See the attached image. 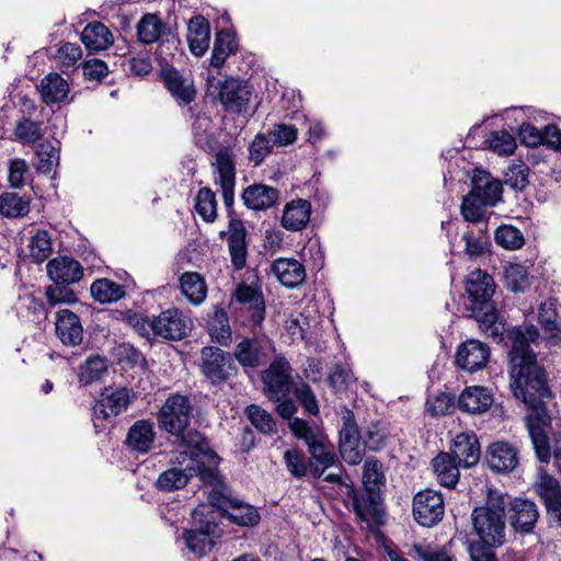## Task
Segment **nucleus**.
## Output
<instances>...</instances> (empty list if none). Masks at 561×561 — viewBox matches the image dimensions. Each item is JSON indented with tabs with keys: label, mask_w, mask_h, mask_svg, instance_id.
<instances>
[{
	"label": "nucleus",
	"mask_w": 561,
	"mask_h": 561,
	"mask_svg": "<svg viewBox=\"0 0 561 561\" xmlns=\"http://www.w3.org/2000/svg\"><path fill=\"white\" fill-rule=\"evenodd\" d=\"M209 503L222 511V514L238 526L254 527L261 520V515L255 506L217 490L209 493Z\"/></svg>",
	"instance_id": "nucleus-10"
},
{
	"label": "nucleus",
	"mask_w": 561,
	"mask_h": 561,
	"mask_svg": "<svg viewBox=\"0 0 561 561\" xmlns=\"http://www.w3.org/2000/svg\"><path fill=\"white\" fill-rule=\"evenodd\" d=\"M131 402V392L127 388H105L93 407L98 419H110L126 411Z\"/></svg>",
	"instance_id": "nucleus-14"
},
{
	"label": "nucleus",
	"mask_w": 561,
	"mask_h": 561,
	"mask_svg": "<svg viewBox=\"0 0 561 561\" xmlns=\"http://www.w3.org/2000/svg\"><path fill=\"white\" fill-rule=\"evenodd\" d=\"M161 428L172 436V444L186 449L180 451L172 459V463L184 467L171 468L163 471L158 480L157 488L171 492L184 488L193 477H201L203 481L211 482L216 479L211 468L218 465V456L210 449L208 440L197 430L191 427V423H160Z\"/></svg>",
	"instance_id": "nucleus-2"
},
{
	"label": "nucleus",
	"mask_w": 561,
	"mask_h": 561,
	"mask_svg": "<svg viewBox=\"0 0 561 561\" xmlns=\"http://www.w3.org/2000/svg\"><path fill=\"white\" fill-rule=\"evenodd\" d=\"M216 181L221 187L226 206H230L233 202L234 164L227 152H219L216 156Z\"/></svg>",
	"instance_id": "nucleus-30"
},
{
	"label": "nucleus",
	"mask_w": 561,
	"mask_h": 561,
	"mask_svg": "<svg viewBox=\"0 0 561 561\" xmlns=\"http://www.w3.org/2000/svg\"><path fill=\"white\" fill-rule=\"evenodd\" d=\"M385 484L386 477L382 463L377 459L368 458L363 468V488L360 490L382 492Z\"/></svg>",
	"instance_id": "nucleus-44"
},
{
	"label": "nucleus",
	"mask_w": 561,
	"mask_h": 561,
	"mask_svg": "<svg viewBox=\"0 0 561 561\" xmlns=\"http://www.w3.org/2000/svg\"><path fill=\"white\" fill-rule=\"evenodd\" d=\"M161 76L167 89L180 102L187 104L195 98V89L193 82L188 78H184L178 70L164 67Z\"/></svg>",
	"instance_id": "nucleus-23"
},
{
	"label": "nucleus",
	"mask_w": 561,
	"mask_h": 561,
	"mask_svg": "<svg viewBox=\"0 0 561 561\" xmlns=\"http://www.w3.org/2000/svg\"><path fill=\"white\" fill-rule=\"evenodd\" d=\"M233 355L244 368H255L267 360L265 348L255 339H243L236 345Z\"/></svg>",
	"instance_id": "nucleus-26"
},
{
	"label": "nucleus",
	"mask_w": 561,
	"mask_h": 561,
	"mask_svg": "<svg viewBox=\"0 0 561 561\" xmlns=\"http://www.w3.org/2000/svg\"><path fill=\"white\" fill-rule=\"evenodd\" d=\"M350 501L356 517L362 524H365L368 530L373 531L385 524L386 512L382 492L352 490Z\"/></svg>",
	"instance_id": "nucleus-9"
},
{
	"label": "nucleus",
	"mask_w": 561,
	"mask_h": 561,
	"mask_svg": "<svg viewBox=\"0 0 561 561\" xmlns=\"http://www.w3.org/2000/svg\"><path fill=\"white\" fill-rule=\"evenodd\" d=\"M195 209L197 214L207 222H213L217 217V201L215 193L203 187L198 191L195 198Z\"/></svg>",
	"instance_id": "nucleus-49"
},
{
	"label": "nucleus",
	"mask_w": 561,
	"mask_h": 561,
	"mask_svg": "<svg viewBox=\"0 0 561 561\" xmlns=\"http://www.w3.org/2000/svg\"><path fill=\"white\" fill-rule=\"evenodd\" d=\"M59 151L56 146L50 142H44L38 146L36 151V169L39 172L48 173L58 164Z\"/></svg>",
	"instance_id": "nucleus-54"
},
{
	"label": "nucleus",
	"mask_w": 561,
	"mask_h": 561,
	"mask_svg": "<svg viewBox=\"0 0 561 561\" xmlns=\"http://www.w3.org/2000/svg\"><path fill=\"white\" fill-rule=\"evenodd\" d=\"M490 357L485 344L477 340H469L462 343L456 353V364L463 370L473 373L483 368Z\"/></svg>",
	"instance_id": "nucleus-17"
},
{
	"label": "nucleus",
	"mask_w": 561,
	"mask_h": 561,
	"mask_svg": "<svg viewBox=\"0 0 561 561\" xmlns=\"http://www.w3.org/2000/svg\"><path fill=\"white\" fill-rule=\"evenodd\" d=\"M500 546H490L482 540H473L468 546V552L471 561H497L494 552Z\"/></svg>",
	"instance_id": "nucleus-64"
},
{
	"label": "nucleus",
	"mask_w": 561,
	"mask_h": 561,
	"mask_svg": "<svg viewBox=\"0 0 561 561\" xmlns=\"http://www.w3.org/2000/svg\"><path fill=\"white\" fill-rule=\"evenodd\" d=\"M203 373L213 381L222 380L228 376L229 354L219 348L205 347L202 352Z\"/></svg>",
	"instance_id": "nucleus-27"
},
{
	"label": "nucleus",
	"mask_w": 561,
	"mask_h": 561,
	"mask_svg": "<svg viewBox=\"0 0 561 561\" xmlns=\"http://www.w3.org/2000/svg\"><path fill=\"white\" fill-rule=\"evenodd\" d=\"M311 204L302 198L288 202L283 210L282 227L289 231L302 230L310 220Z\"/></svg>",
	"instance_id": "nucleus-20"
},
{
	"label": "nucleus",
	"mask_w": 561,
	"mask_h": 561,
	"mask_svg": "<svg viewBox=\"0 0 561 561\" xmlns=\"http://www.w3.org/2000/svg\"><path fill=\"white\" fill-rule=\"evenodd\" d=\"M41 94L46 103H59L66 100L69 85L57 73H49L41 82Z\"/></svg>",
	"instance_id": "nucleus-39"
},
{
	"label": "nucleus",
	"mask_w": 561,
	"mask_h": 561,
	"mask_svg": "<svg viewBox=\"0 0 561 561\" xmlns=\"http://www.w3.org/2000/svg\"><path fill=\"white\" fill-rule=\"evenodd\" d=\"M90 291L92 297L101 304L115 302L125 296L124 286L108 278L94 280Z\"/></svg>",
	"instance_id": "nucleus-40"
},
{
	"label": "nucleus",
	"mask_w": 561,
	"mask_h": 561,
	"mask_svg": "<svg viewBox=\"0 0 561 561\" xmlns=\"http://www.w3.org/2000/svg\"><path fill=\"white\" fill-rule=\"evenodd\" d=\"M505 514L512 529L522 536L534 533L540 517L538 505L525 497H514L505 505Z\"/></svg>",
	"instance_id": "nucleus-11"
},
{
	"label": "nucleus",
	"mask_w": 561,
	"mask_h": 561,
	"mask_svg": "<svg viewBox=\"0 0 561 561\" xmlns=\"http://www.w3.org/2000/svg\"><path fill=\"white\" fill-rule=\"evenodd\" d=\"M28 241L30 256L36 263H42L51 254V238L45 230L31 231Z\"/></svg>",
	"instance_id": "nucleus-47"
},
{
	"label": "nucleus",
	"mask_w": 561,
	"mask_h": 561,
	"mask_svg": "<svg viewBox=\"0 0 561 561\" xmlns=\"http://www.w3.org/2000/svg\"><path fill=\"white\" fill-rule=\"evenodd\" d=\"M340 454L348 465H357L363 460L365 446L358 423H343L340 430Z\"/></svg>",
	"instance_id": "nucleus-15"
},
{
	"label": "nucleus",
	"mask_w": 561,
	"mask_h": 561,
	"mask_svg": "<svg viewBox=\"0 0 561 561\" xmlns=\"http://www.w3.org/2000/svg\"><path fill=\"white\" fill-rule=\"evenodd\" d=\"M56 333L65 345L80 344L83 329L77 314L68 309L59 310L56 319Z\"/></svg>",
	"instance_id": "nucleus-21"
},
{
	"label": "nucleus",
	"mask_w": 561,
	"mask_h": 561,
	"mask_svg": "<svg viewBox=\"0 0 561 561\" xmlns=\"http://www.w3.org/2000/svg\"><path fill=\"white\" fill-rule=\"evenodd\" d=\"M81 41L89 50H104L114 43L113 33L101 22L89 23L81 33Z\"/></svg>",
	"instance_id": "nucleus-33"
},
{
	"label": "nucleus",
	"mask_w": 561,
	"mask_h": 561,
	"mask_svg": "<svg viewBox=\"0 0 561 561\" xmlns=\"http://www.w3.org/2000/svg\"><path fill=\"white\" fill-rule=\"evenodd\" d=\"M284 462L288 472L296 479H304L310 473L309 460L300 450H286L284 453Z\"/></svg>",
	"instance_id": "nucleus-51"
},
{
	"label": "nucleus",
	"mask_w": 561,
	"mask_h": 561,
	"mask_svg": "<svg viewBox=\"0 0 561 561\" xmlns=\"http://www.w3.org/2000/svg\"><path fill=\"white\" fill-rule=\"evenodd\" d=\"M485 145L499 156H511L517 147L514 136L506 130L491 133L485 139Z\"/></svg>",
	"instance_id": "nucleus-48"
},
{
	"label": "nucleus",
	"mask_w": 561,
	"mask_h": 561,
	"mask_svg": "<svg viewBox=\"0 0 561 561\" xmlns=\"http://www.w3.org/2000/svg\"><path fill=\"white\" fill-rule=\"evenodd\" d=\"M30 201L16 193L5 192L0 195V214L7 218H18L27 215Z\"/></svg>",
	"instance_id": "nucleus-46"
},
{
	"label": "nucleus",
	"mask_w": 561,
	"mask_h": 561,
	"mask_svg": "<svg viewBox=\"0 0 561 561\" xmlns=\"http://www.w3.org/2000/svg\"><path fill=\"white\" fill-rule=\"evenodd\" d=\"M505 499L496 490H489L485 504L471 513L473 530L490 546H503L506 541Z\"/></svg>",
	"instance_id": "nucleus-4"
},
{
	"label": "nucleus",
	"mask_w": 561,
	"mask_h": 561,
	"mask_svg": "<svg viewBox=\"0 0 561 561\" xmlns=\"http://www.w3.org/2000/svg\"><path fill=\"white\" fill-rule=\"evenodd\" d=\"M108 371L107 360L101 356H91L79 366L78 380L83 386L100 381Z\"/></svg>",
	"instance_id": "nucleus-41"
},
{
	"label": "nucleus",
	"mask_w": 561,
	"mask_h": 561,
	"mask_svg": "<svg viewBox=\"0 0 561 561\" xmlns=\"http://www.w3.org/2000/svg\"><path fill=\"white\" fill-rule=\"evenodd\" d=\"M47 273L55 283L71 284L80 280L83 271L79 262L67 256H59L49 261Z\"/></svg>",
	"instance_id": "nucleus-25"
},
{
	"label": "nucleus",
	"mask_w": 561,
	"mask_h": 561,
	"mask_svg": "<svg viewBox=\"0 0 561 561\" xmlns=\"http://www.w3.org/2000/svg\"><path fill=\"white\" fill-rule=\"evenodd\" d=\"M137 32L142 43H154L161 35L162 23L156 14H146L138 23Z\"/></svg>",
	"instance_id": "nucleus-52"
},
{
	"label": "nucleus",
	"mask_w": 561,
	"mask_h": 561,
	"mask_svg": "<svg viewBox=\"0 0 561 561\" xmlns=\"http://www.w3.org/2000/svg\"><path fill=\"white\" fill-rule=\"evenodd\" d=\"M46 298L50 307L61 302L71 304L77 300L73 290L66 287L62 283H55L48 286L46 289Z\"/></svg>",
	"instance_id": "nucleus-62"
},
{
	"label": "nucleus",
	"mask_w": 561,
	"mask_h": 561,
	"mask_svg": "<svg viewBox=\"0 0 561 561\" xmlns=\"http://www.w3.org/2000/svg\"><path fill=\"white\" fill-rule=\"evenodd\" d=\"M180 288L186 299L193 305L202 304L207 296V285L201 274L184 273L180 277Z\"/></svg>",
	"instance_id": "nucleus-37"
},
{
	"label": "nucleus",
	"mask_w": 561,
	"mask_h": 561,
	"mask_svg": "<svg viewBox=\"0 0 561 561\" xmlns=\"http://www.w3.org/2000/svg\"><path fill=\"white\" fill-rule=\"evenodd\" d=\"M504 278L506 287L512 291H524L530 285L527 268L519 264L506 265Z\"/></svg>",
	"instance_id": "nucleus-50"
},
{
	"label": "nucleus",
	"mask_w": 561,
	"mask_h": 561,
	"mask_svg": "<svg viewBox=\"0 0 561 561\" xmlns=\"http://www.w3.org/2000/svg\"><path fill=\"white\" fill-rule=\"evenodd\" d=\"M210 26L203 16H194L187 26V42L191 51L196 56H203L209 47Z\"/></svg>",
	"instance_id": "nucleus-29"
},
{
	"label": "nucleus",
	"mask_w": 561,
	"mask_h": 561,
	"mask_svg": "<svg viewBox=\"0 0 561 561\" xmlns=\"http://www.w3.org/2000/svg\"><path fill=\"white\" fill-rule=\"evenodd\" d=\"M434 472L440 485L454 489L459 481V463L448 453L438 454L432 461Z\"/></svg>",
	"instance_id": "nucleus-31"
},
{
	"label": "nucleus",
	"mask_w": 561,
	"mask_h": 561,
	"mask_svg": "<svg viewBox=\"0 0 561 561\" xmlns=\"http://www.w3.org/2000/svg\"><path fill=\"white\" fill-rule=\"evenodd\" d=\"M550 425L551 423H526L536 456L543 463L551 459Z\"/></svg>",
	"instance_id": "nucleus-35"
},
{
	"label": "nucleus",
	"mask_w": 561,
	"mask_h": 561,
	"mask_svg": "<svg viewBox=\"0 0 561 561\" xmlns=\"http://www.w3.org/2000/svg\"><path fill=\"white\" fill-rule=\"evenodd\" d=\"M234 298L237 302L251 312L253 324H261L264 320L265 304L259 289L253 285L241 284L234 293Z\"/></svg>",
	"instance_id": "nucleus-22"
},
{
	"label": "nucleus",
	"mask_w": 561,
	"mask_h": 561,
	"mask_svg": "<svg viewBox=\"0 0 561 561\" xmlns=\"http://www.w3.org/2000/svg\"><path fill=\"white\" fill-rule=\"evenodd\" d=\"M14 136L19 141L25 145H34L43 136L41 124L28 118H23L18 122Z\"/></svg>",
	"instance_id": "nucleus-55"
},
{
	"label": "nucleus",
	"mask_w": 561,
	"mask_h": 561,
	"mask_svg": "<svg viewBox=\"0 0 561 561\" xmlns=\"http://www.w3.org/2000/svg\"><path fill=\"white\" fill-rule=\"evenodd\" d=\"M557 312L553 300H547L540 304L538 319L543 328L551 333L552 337H558L559 329L556 323Z\"/></svg>",
	"instance_id": "nucleus-63"
},
{
	"label": "nucleus",
	"mask_w": 561,
	"mask_h": 561,
	"mask_svg": "<svg viewBox=\"0 0 561 561\" xmlns=\"http://www.w3.org/2000/svg\"><path fill=\"white\" fill-rule=\"evenodd\" d=\"M293 434L302 440L310 454V474L319 479L324 471L333 467L337 457L333 444L318 423H288Z\"/></svg>",
	"instance_id": "nucleus-5"
},
{
	"label": "nucleus",
	"mask_w": 561,
	"mask_h": 561,
	"mask_svg": "<svg viewBox=\"0 0 561 561\" xmlns=\"http://www.w3.org/2000/svg\"><path fill=\"white\" fill-rule=\"evenodd\" d=\"M414 519L424 527H433L445 514L444 497L440 492L426 489L417 492L413 499Z\"/></svg>",
	"instance_id": "nucleus-12"
},
{
	"label": "nucleus",
	"mask_w": 561,
	"mask_h": 561,
	"mask_svg": "<svg viewBox=\"0 0 561 561\" xmlns=\"http://www.w3.org/2000/svg\"><path fill=\"white\" fill-rule=\"evenodd\" d=\"M278 196L276 188L265 184H254L244 190L242 198L249 208L263 210L272 207Z\"/></svg>",
	"instance_id": "nucleus-32"
},
{
	"label": "nucleus",
	"mask_w": 561,
	"mask_h": 561,
	"mask_svg": "<svg viewBox=\"0 0 561 561\" xmlns=\"http://www.w3.org/2000/svg\"><path fill=\"white\" fill-rule=\"evenodd\" d=\"M495 240L505 249L515 250L524 244L520 231L512 226L500 227L495 232Z\"/></svg>",
	"instance_id": "nucleus-59"
},
{
	"label": "nucleus",
	"mask_w": 561,
	"mask_h": 561,
	"mask_svg": "<svg viewBox=\"0 0 561 561\" xmlns=\"http://www.w3.org/2000/svg\"><path fill=\"white\" fill-rule=\"evenodd\" d=\"M272 272L286 287H296L306 278L302 264L295 259H277L272 264Z\"/></svg>",
	"instance_id": "nucleus-28"
},
{
	"label": "nucleus",
	"mask_w": 561,
	"mask_h": 561,
	"mask_svg": "<svg viewBox=\"0 0 561 561\" xmlns=\"http://www.w3.org/2000/svg\"><path fill=\"white\" fill-rule=\"evenodd\" d=\"M127 320L129 325L146 339L159 336L164 340L180 341L193 328L191 317L176 308L164 310L153 319L134 313L129 314Z\"/></svg>",
	"instance_id": "nucleus-3"
},
{
	"label": "nucleus",
	"mask_w": 561,
	"mask_h": 561,
	"mask_svg": "<svg viewBox=\"0 0 561 561\" xmlns=\"http://www.w3.org/2000/svg\"><path fill=\"white\" fill-rule=\"evenodd\" d=\"M534 489L542 502L546 512H550L554 505L561 502V484L558 479L547 472L539 474Z\"/></svg>",
	"instance_id": "nucleus-34"
},
{
	"label": "nucleus",
	"mask_w": 561,
	"mask_h": 561,
	"mask_svg": "<svg viewBox=\"0 0 561 561\" xmlns=\"http://www.w3.org/2000/svg\"><path fill=\"white\" fill-rule=\"evenodd\" d=\"M453 398L447 393H440L426 402V411L430 417H442L448 415L454 409Z\"/></svg>",
	"instance_id": "nucleus-61"
},
{
	"label": "nucleus",
	"mask_w": 561,
	"mask_h": 561,
	"mask_svg": "<svg viewBox=\"0 0 561 561\" xmlns=\"http://www.w3.org/2000/svg\"><path fill=\"white\" fill-rule=\"evenodd\" d=\"M413 551L421 561H455L446 547H432L430 545H414Z\"/></svg>",
	"instance_id": "nucleus-57"
},
{
	"label": "nucleus",
	"mask_w": 561,
	"mask_h": 561,
	"mask_svg": "<svg viewBox=\"0 0 561 561\" xmlns=\"http://www.w3.org/2000/svg\"><path fill=\"white\" fill-rule=\"evenodd\" d=\"M53 57L60 68L68 69L81 59L82 49L77 44L62 43L57 47Z\"/></svg>",
	"instance_id": "nucleus-53"
},
{
	"label": "nucleus",
	"mask_w": 561,
	"mask_h": 561,
	"mask_svg": "<svg viewBox=\"0 0 561 561\" xmlns=\"http://www.w3.org/2000/svg\"><path fill=\"white\" fill-rule=\"evenodd\" d=\"M237 41L229 31H219L216 34L210 64L215 68H220L226 59L237 50Z\"/></svg>",
	"instance_id": "nucleus-43"
},
{
	"label": "nucleus",
	"mask_w": 561,
	"mask_h": 561,
	"mask_svg": "<svg viewBox=\"0 0 561 561\" xmlns=\"http://www.w3.org/2000/svg\"><path fill=\"white\" fill-rule=\"evenodd\" d=\"M265 393L275 400L289 392L291 376L289 363L284 357L275 358L262 374Z\"/></svg>",
	"instance_id": "nucleus-13"
},
{
	"label": "nucleus",
	"mask_w": 561,
	"mask_h": 561,
	"mask_svg": "<svg viewBox=\"0 0 561 561\" xmlns=\"http://www.w3.org/2000/svg\"><path fill=\"white\" fill-rule=\"evenodd\" d=\"M472 312L473 317L480 322V327L488 335L497 337L503 334L504 324L500 320V316L491 300L489 301L488 308H476Z\"/></svg>",
	"instance_id": "nucleus-45"
},
{
	"label": "nucleus",
	"mask_w": 561,
	"mask_h": 561,
	"mask_svg": "<svg viewBox=\"0 0 561 561\" xmlns=\"http://www.w3.org/2000/svg\"><path fill=\"white\" fill-rule=\"evenodd\" d=\"M463 467L474 466L480 459V444L474 433H460L454 438L451 454Z\"/></svg>",
	"instance_id": "nucleus-19"
},
{
	"label": "nucleus",
	"mask_w": 561,
	"mask_h": 561,
	"mask_svg": "<svg viewBox=\"0 0 561 561\" xmlns=\"http://www.w3.org/2000/svg\"><path fill=\"white\" fill-rule=\"evenodd\" d=\"M220 528L208 505L202 504L192 512V525L183 534V539L190 551L197 557H204L215 545Z\"/></svg>",
	"instance_id": "nucleus-7"
},
{
	"label": "nucleus",
	"mask_w": 561,
	"mask_h": 561,
	"mask_svg": "<svg viewBox=\"0 0 561 561\" xmlns=\"http://www.w3.org/2000/svg\"><path fill=\"white\" fill-rule=\"evenodd\" d=\"M207 82L208 94L217 98L227 111L241 113L247 108L252 91L245 81L208 76Z\"/></svg>",
	"instance_id": "nucleus-8"
},
{
	"label": "nucleus",
	"mask_w": 561,
	"mask_h": 561,
	"mask_svg": "<svg viewBox=\"0 0 561 561\" xmlns=\"http://www.w3.org/2000/svg\"><path fill=\"white\" fill-rule=\"evenodd\" d=\"M459 408L470 414H481L493 404L491 392L484 387H468L459 397Z\"/></svg>",
	"instance_id": "nucleus-24"
},
{
	"label": "nucleus",
	"mask_w": 561,
	"mask_h": 561,
	"mask_svg": "<svg viewBox=\"0 0 561 561\" xmlns=\"http://www.w3.org/2000/svg\"><path fill=\"white\" fill-rule=\"evenodd\" d=\"M229 250L234 267L238 270L244 267L247 260V247L244 236L241 232H234L229 237Z\"/></svg>",
	"instance_id": "nucleus-60"
},
{
	"label": "nucleus",
	"mask_w": 561,
	"mask_h": 561,
	"mask_svg": "<svg viewBox=\"0 0 561 561\" xmlns=\"http://www.w3.org/2000/svg\"><path fill=\"white\" fill-rule=\"evenodd\" d=\"M207 329L210 337L221 346H228L232 340L231 328L229 325L228 314L221 309L217 308L213 316L209 318Z\"/></svg>",
	"instance_id": "nucleus-42"
},
{
	"label": "nucleus",
	"mask_w": 561,
	"mask_h": 561,
	"mask_svg": "<svg viewBox=\"0 0 561 561\" xmlns=\"http://www.w3.org/2000/svg\"><path fill=\"white\" fill-rule=\"evenodd\" d=\"M501 182L492 179L490 173L477 170L472 176V188L462 201V217L470 222H480L485 216L486 208L501 199Z\"/></svg>",
	"instance_id": "nucleus-6"
},
{
	"label": "nucleus",
	"mask_w": 561,
	"mask_h": 561,
	"mask_svg": "<svg viewBox=\"0 0 561 561\" xmlns=\"http://www.w3.org/2000/svg\"><path fill=\"white\" fill-rule=\"evenodd\" d=\"M153 438L151 423H134L128 431L126 445L134 451L145 454L150 449Z\"/></svg>",
	"instance_id": "nucleus-38"
},
{
	"label": "nucleus",
	"mask_w": 561,
	"mask_h": 561,
	"mask_svg": "<svg viewBox=\"0 0 561 561\" xmlns=\"http://www.w3.org/2000/svg\"><path fill=\"white\" fill-rule=\"evenodd\" d=\"M115 358L127 366L144 367L146 359L144 355L129 343H122L114 348Z\"/></svg>",
	"instance_id": "nucleus-58"
},
{
	"label": "nucleus",
	"mask_w": 561,
	"mask_h": 561,
	"mask_svg": "<svg viewBox=\"0 0 561 561\" xmlns=\"http://www.w3.org/2000/svg\"><path fill=\"white\" fill-rule=\"evenodd\" d=\"M160 416L165 421H185L195 417L196 414L194 407L186 397L174 394L168 398L162 405Z\"/></svg>",
	"instance_id": "nucleus-36"
},
{
	"label": "nucleus",
	"mask_w": 561,
	"mask_h": 561,
	"mask_svg": "<svg viewBox=\"0 0 561 561\" xmlns=\"http://www.w3.org/2000/svg\"><path fill=\"white\" fill-rule=\"evenodd\" d=\"M380 423H366L365 427H360L363 434V443L366 448L378 450L385 445L387 433L380 426Z\"/></svg>",
	"instance_id": "nucleus-56"
},
{
	"label": "nucleus",
	"mask_w": 561,
	"mask_h": 561,
	"mask_svg": "<svg viewBox=\"0 0 561 561\" xmlns=\"http://www.w3.org/2000/svg\"><path fill=\"white\" fill-rule=\"evenodd\" d=\"M486 461L494 472H511L518 463L517 450L506 442H494L488 448Z\"/></svg>",
	"instance_id": "nucleus-18"
},
{
	"label": "nucleus",
	"mask_w": 561,
	"mask_h": 561,
	"mask_svg": "<svg viewBox=\"0 0 561 561\" xmlns=\"http://www.w3.org/2000/svg\"><path fill=\"white\" fill-rule=\"evenodd\" d=\"M494 282L486 273L476 270L467 278L466 290L471 302V310L489 307V301L494 293Z\"/></svg>",
	"instance_id": "nucleus-16"
},
{
	"label": "nucleus",
	"mask_w": 561,
	"mask_h": 561,
	"mask_svg": "<svg viewBox=\"0 0 561 561\" xmlns=\"http://www.w3.org/2000/svg\"><path fill=\"white\" fill-rule=\"evenodd\" d=\"M538 330L534 325L514 329L510 337L511 388L516 399L527 409L528 421H552L557 417L556 403L548 387L545 370L538 366L530 344L536 343Z\"/></svg>",
	"instance_id": "nucleus-1"
}]
</instances>
